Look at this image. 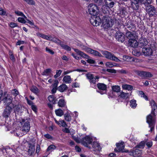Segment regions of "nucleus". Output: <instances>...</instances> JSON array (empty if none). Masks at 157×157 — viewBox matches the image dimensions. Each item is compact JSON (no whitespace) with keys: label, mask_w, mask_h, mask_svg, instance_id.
I'll list each match as a JSON object with an SVG mask.
<instances>
[{"label":"nucleus","mask_w":157,"mask_h":157,"mask_svg":"<svg viewBox=\"0 0 157 157\" xmlns=\"http://www.w3.org/2000/svg\"><path fill=\"white\" fill-rule=\"evenodd\" d=\"M15 13L18 16H21L24 17L25 19L27 18V17L25 15L21 12L18 11H16Z\"/></svg>","instance_id":"48"},{"label":"nucleus","mask_w":157,"mask_h":157,"mask_svg":"<svg viewBox=\"0 0 157 157\" xmlns=\"http://www.w3.org/2000/svg\"><path fill=\"white\" fill-rule=\"evenodd\" d=\"M136 102V100L134 99L130 101V106L132 108L134 109L136 108L137 106Z\"/></svg>","instance_id":"39"},{"label":"nucleus","mask_w":157,"mask_h":157,"mask_svg":"<svg viewBox=\"0 0 157 157\" xmlns=\"http://www.w3.org/2000/svg\"><path fill=\"white\" fill-rule=\"evenodd\" d=\"M72 137L74 140L78 143H81L84 146L86 147H88V144H90L92 141V139L89 136H87L83 140L81 139V138H78L76 136L72 135Z\"/></svg>","instance_id":"1"},{"label":"nucleus","mask_w":157,"mask_h":157,"mask_svg":"<svg viewBox=\"0 0 157 157\" xmlns=\"http://www.w3.org/2000/svg\"><path fill=\"white\" fill-rule=\"evenodd\" d=\"M48 101L52 104H55L56 101V98L53 95H50L48 97Z\"/></svg>","instance_id":"37"},{"label":"nucleus","mask_w":157,"mask_h":157,"mask_svg":"<svg viewBox=\"0 0 157 157\" xmlns=\"http://www.w3.org/2000/svg\"><path fill=\"white\" fill-rule=\"evenodd\" d=\"M151 2V0H132L131 1V7L134 10H138L139 8V4L146 6L147 4H150Z\"/></svg>","instance_id":"2"},{"label":"nucleus","mask_w":157,"mask_h":157,"mask_svg":"<svg viewBox=\"0 0 157 157\" xmlns=\"http://www.w3.org/2000/svg\"><path fill=\"white\" fill-rule=\"evenodd\" d=\"M12 111V108L10 106L6 107L3 113V116L6 119L10 118Z\"/></svg>","instance_id":"11"},{"label":"nucleus","mask_w":157,"mask_h":157,"mask_svg":"<svg viewBox=\"0 0 157 157\" xmlns=\"http://www.w3.org/2000/svg\"><path fill=\"white\" fill-rule=\"evenodd\" d=\"M126 36L128 39V41H130V42L131 40L136 38L134 33L130 31H128L126 33Z\"/></svg>","instance_id":"19"},{"label":"nucleus","mask_w":157,"mask_h":157,"mask_svg":"<svg viewBox=\"0 0 157 157\" xmlns=\"http://www.w3.org/2000/svg\"><path fill=\"white\" fill-rule=\"evenodd\" d=\"M98 78H99L98 77L96 76L95 77H94L93 78L90 80L89 81L91 84H94L98 81Z\"/></svg>","instance_id":"44"},{"label":"nucleus","mask_w":157,"mask_h":157,"mask_svg":"<svg viewBox=\"0 0 157 157\" xmlns=\"http://www.w3.org/2000/svg\"><path fill=\"white\" fill-rule=\"evenodd\" d=\"M20 124L22 126L21 129L22 132L25 133H27L29 131L30 124L28 121L22 119L21 121L20 122V124Z\"/></svg>","instance_id":"7"},{"label":"nucleus","mask_w":157,"mask_h":157,"mask_svg":"<svg viewBox=\"0 0 157 157\" xmlns=\"http://www.w3.org/2000/svg\"><path fill=\"white\" fill-rule=\"evenodd\" d=\"M19 94L18 90L16 89H13L11 91V94L14 97L16 96Z\"/></svg>","instance_id":"46"},{"label":"nucleus","mask_w":157,"mask_h":157,"mask_svg":"<svg viewBox=\"0 0 157 157\" xmlns=\"http://www.w3.org/2000/svg\"><path fill=\"white\" fill-rule=\"evenodd\" d=\"M63 82L66 83H70L71 82V76L69 75H66L63 78Z\"/></svg>","instance_id":"27"},{"label":"nucleus","mask_w":157,"mask_h":157,"mask_svg":"<svg viewBox=\"0 0 157 157\" xmlns=\"http://www.w3.org/2000/svg\"><path fill=\"white\" fill-rule=\"evenodd\" d=\"M156 10L155 7L152 5H149L147 7L146 12L150 17L153 16L155 14Z\"/></svg>","instance_id":"14"},{"label":"nucleus","mask_w":157,"mask_h":157,"mask_svg":"<svg viewBox=\"0 0 157 157\" xmlns=\"http://www.w3.org/2000/svg\"><path fill=\"white\" fill-rule=\"evenodd\" d=\"M94 2L98 5H101L103 2V0H93Z\"/></svg>","instance_id":"51"},{"label":"nucleus","mask_w":157,"mask_h":157,"mask_svg":"<svg viewBox=\"0 0 157 157\" xmlns=\"http://www.w3.org/2000/svg\"><path fill=\"white\" fill-rule=\"evenodd\" d=\"M14 112L15 113L17 112H18L20 111V108L19 107L18 105H16L14 107Z\"/></svg>","instance_id":"57"},{"label":"nucleus","mask_w":157,"mask_h":157,"mask_svg":"<svg viewBox=\"0 0 157 157\" xmlns=\"http://www.w3.org/2000/svg\"><path fill=\"white\" fill-rule=\"evenodd\" d=\"M97 86L98 89V90H97L98 92L101 94H103L106 93L107 86L105 84L99 83L97 84Z\"/></svg>","instance_id":"10"},{"label":"nucleus","mask_w":157,"mask_h":157,"mask_svg":"<svg viewBox=\"0 0 157 157\" xmlns=\"http://www.w3.org/2000/svg\"><path fill=\"white\" fill-rule=\"evenodd\" d=\"M71 55L76 59L79 60L80 59V57L73 53L71 54Z\"/></svg>","instance_id":"62"},{"label":"nucleus","mask_w":157,"mask_h":157,"mask_svg":"<svg viewBox=\"0 0 157 157\" xmlns=\"http://www.w3.org/2000/svg\"><path fill=\"white\" fill-rule=\"evenodd\" d=\"M101 52L103 55L106 58L116 62L119 61V60L116 57L111 53L106 51H101Z\"/></svg>","instance_id":"9"},{"label":"nucleus","mask_w":157,"mask_h":157,"mask_svg":"<svg viewBox=\"0 0 157 157\" xmlns=\"http://www.w3.org/2000/svg\"><path fill=\"white\" fill-rule=\"evenodd\" d=\"M123 89L127 90L128 91L131 90L133 89V87L131 85L128 84H123L122 85Z\"/></svg>","instance_id":"28"},{"label":"nucleus","mask_w":157,"mask_h":157,"mask_svg":"<svg viewBox=\"0 0 157 157\" xmlns=\"http://www.w3.org/2000/svg\"><path fill=\"white\" fill-rule=\"evenodd\" d=\"M88 10L91 16L97 15L99 11L98 6L95 4L93 3L90 4L88 6Z\"/></svg>","instance_id":"6"},{"label":"nucleus","mask_w":157,"mask_h":157,"mask_svg":"<svg viewBox=\"0 0 157 157\" xmlns=\"http://www.w3.org/2000/svg\"><path fill=\"white\" fill-rule=\"evenodd\" d=\"M3 100L6 107L10 106L12 108L13 107V104L12 103V97L7 96V97H5Z\"/></svg>","instance_id":"16"},{"label":"nucleus","mask_w":157,"mask_h":157,"mask_svg":"<svg viewBox=\"0 0 157 157\" xmlns=\"http://www.w3.org/2000/svg\"><path fill=\"white\" fill-rule=\"evenodd\" d=\"M87 59H88L87 61L88 63L91 64H94L95 63V61L94 60L91 59H89V58Z\"/></svg>","instance_id":"63"},{"label":"nucleus","mask_w":157,"mask_h":157,"mask_svg":"<svg viewBox=\"0 0 157 157\" xmlns=\"http://www.w3.org/2000/svg\"><path fill=\"white\" fill-rule=\"evenodd\" d=\"M9 26L12 28H14L17 26V23L11 22Z\"/></svg>","instance_id":"54"},{"label":"nucleus","mask_w":157,"mask_h":157,"mask_svg":"<svg viewBox=\"0 0 157 157\" xmlns=\"http://www.w3.org/2000/svg\"><path fill=\"white\" fill-rule=\"evenodd\" d=\"M51 71V70L50 69H46L43 72V75H48Z\"/></svg>","instance_id":"49"},{"label":"nucleus","mask_w":157,"mask_h":157,"mask_svg":"<svg viewBox=\"0 0 157 157\" xmlns=\"http://www.w3.org/2000/svg\"><path fill=\"white\" fill-rule=\"evenodd\" d=\"M37 36L43 38L50 40H51V36H48L47 35H45L43 34L40 33H38L37 34Z\"/></svg>","instance_id":"30"},{"label":"nucleus","mask_w":157,"mask_h":157,"mask_svg":"<svg viewBox=\"0 0 157 157\" xmlns=\"http://www.w3.org/2000/svg\"><path fill=\"white\" fill-rule=\"evenodd\" d=\"M115 36L116 39L119 42L122 43L125 40V35L119 31L116 33Z\"/></svg>","instance_id":"15"},{"label":"nucleus","mask_w":157,"mask_h":157,"mask_svg":"<svg viewBox=\"0 0 157 157\" xmlns=\"http://www.w3.org/2000/svg\"><path fill=\"white\" fill-rule=\"evenodd\" d=\"M88 53L90 54L96 56H102L101 54L98 51L92 49L91 48H90V50L89 49V51H88Z\"/></svg>","instance_id":"21"},{"label":"nucleus","mask_w":157,"mask_h":157,"mask_svg":"<svg viewBox=\"0 0 157 157\" xmlns=\"http://www.w3.org/2000/svg\"><path fill=\"white\" fill-rule=\"evenodd\" d=\"M112 0H104L105 3V6L109 9L113 7L115 3L113 2H111Z\"/></svg>","instance_id":"20"},{"label":"nucleus","mask_w":157,"mask_h":157,"mask_svg":"<svg viewBox=\"0 0 157 157\" xmlns=\"http://www.w3.org/2000/svg\"><path fill=\"white\" fill-rule=\"evenodd\" d=\"M129 96V94L128 93H125L123 92H121L120 93L119 95V96L123 99H127Z\"/></svg>","instance_id":"33"},{"label":"nucleus","mask_w":157,"mask_h":157,"mask_svg":"<svg viewBox=\"0 0 157 157\" xmlns=\"http://www.w3.org/2000/svg\"><path fill=\"white\" fill-rule=\"evenodd\" d=\"M155 111L151 110V113L147 117V122L149 124L150 130L152 131L154 128L155 117Z\"/></svg>","instance_id":"4"},{"label":"nucleus","mask_w":157,"mask_h":157,"mask_svg":"<svg viewBox=\"0 0 157 157\" xmlns=\"http://www.w3.org/2000/svg\"><path fill=\"white\" fill-rule=\"evenodd\" d=\"M141 153V151L137 148H135L133 150L129 152V154L135 157H138Z\"/></svg>","instance_id":"17"},{"label":"nucleus","mask_w":157,"mask_h":157,"mask_svg":"<svg viewBox=\"0 0 157 157\" xmlns=\"http://www.w3.org/2000/svg\"><path fill=\"white\" fill-rule=\"evenodd\" d=\"M56 146L53 145L49 146L47 148V150L48 151L52 152L56 148Z\"/></svg>","instance_id":"41"},{"label":"nucleus","mask_w":157,"mask_h":157,"mask_svg":"<svg viewBox=\"0 0 157 157\" xmlns=\"http://www.w3.org/2000/svg\"><path fill=\"white\" fill-rule=\"evenodd\" d=\"M62 72V71L61 70H60L58 71H56V74L54 76V78H56L59 77L60 75Z\"/></svg>","instance_id":"50"},{"label":"nucleus","mask_w":157,"mask_h":157,"mask_svg":"<svg viewBox=\"0 0 157 157\" xmlns=\"http://www.w3.org/2000/svg\"><path fill=\"white\" fill-rule=\"evenodd\" d=\"M54 120L56 123L60 127H65L67 126L66 122L63 120L60 119L58 121L55 118L54 119Z\"/></svg>","instance_id":"18"},{"label":"nucleus","mask_w":157,"mask_h":157,"mask_svg":"<svg viewBox=\"0 0 157 157\" xmlns=\"http://www.w3.org/2000/svg\"><path fill=\"white\" fill-rule=\"evenodd\" d=\"M102 26L105 29L111 27L114 24L113 20L108 16H104L101 20Z\"/></svg>","instance_id":"3"},{"label":"nucleus","mask_w":157,"mask_h":157,"mask_svg":"<svg viewBox=\"0 0 157 157\" xmlns=\"http://www.w3.org/2000/svg\"><path fill=\"white\" fill-rule=\"evenodd\" d=\"M129 44L132 47H136L138 43L137 41L136 40V38L131 40V42L130 41H128Z\"/></svg>","instance_id":"23"},{"label":"nucleus","mask_w":157,"mask_h":157,"mask_svg":"<svg viewBox=\"0 0 157 157\" xmlns=\"http://www.w3.org/2000/svg\"><path fill=\"white\" fill-rule=\"evenodd\" d=\"M44 136L48 139H52L53 138L50 134H46L44 135Z\"/></svg>","instance_id":"61"},{"label":"nucleus","mask_w":157,"mask_h":157,"mask_svg":"<svg viewBox=\"0 0 157 157\" xmlns=\"http://www.w3.org/2000/svg\"><path fill=\"white\" fill-rule=\"evenodd\" d=\"M59 83L58 81L57 80L54 81V83L52 84L53 87L57 88L58 85Z\"/></svg>","instance_id":"56"},{"label":"nucleus","mask_w":157,"mask_h":157,"mask_svg":"<svg viewBox=\"0 0 157 157\" xmlns=\"http://www.w3.org/2000/svg\"><path fill=\"white\" fill-rule=\"evenodd\" d=\"M105 66L109 67H112L115 66H118L119 65L115 63H113L111 62H107L106 63Z\"/></svg>","instance_id":"36"},{"label":"nucleus","mask_w":157,"mask_h":157,"mask_svg":"<svg viewBox=\"0 0 157 157\" xmlns=\"http://www.w3.org/2000/svg\"><path fill=\"white\" fill-rule=\"evenodd\" d=\"M141 75H143L146 77H151L152 76V74L150 72L142 71L141 72L140 74Z\"/></svg>","instance_id":"38"},{"label":"nucleus","mask_w":157,"mask_h":157,"mask_svg":"<svg viewBox=\"0 0 157 157\" xmlns=\"http://www.w3.org/2000/svg\"><path fill=\"white\" fill-rule=\"evenodd\" d=\"M90 138H92V140L91 142H90V144H88V147H87L89 148H91V147L89 146L91 145L93 149V152L95 154H98L101 150V148L100 146V144L97 141H94L92 142L93 140V138L90 137Z\"/></svg>","instance_id":"5"},{"label":"nucleus","mask_w":157,"mask_h":157,"mask_svg":"<svg viewBox=\"0 0 157 157\" xmlns=\"http://www.w3.org/2000/svg\"><path fill=\"white\" fill-rule=\"evenodd\" d=\"M77 46H79L82 50H84L87 53H88L89 49L90 48H88L87 47L84 46L80 42L78 43L77 44Z\"/></svg>","instance_id":"25"},{"label":"nucleus","mask_w":157,"mask_h":157,"mask_svg":"<svg viewBox=\"0 0 157 157\" xmlns=\"http://www.w3.org/2000/svg\"><path fill=\"white\" fill-rule=\"evenodd\" d=\"M67 85L63 84L58 87V90L61 92H63L67 90Z\"/></svg>","instance_id":"31"},{"label":"nucleus","mask_w":157,"mask_h":157,"mask_svg":"<svg viewBox=\"0 0 157 157\" xmlns=\"http://www.w3.org/2000/svg\"><path fill=\"white\" fill-rule=\"evenodd\" d=\"M86 77L90 80L94 77L93 75L90 74H88L86 75Z\"/></svg>","instance_id":"55"},{"label":"nucleus","mask_w":157,"mask_h":157,"mask_svg":"<svg viewBox=\"0 0 157 157\" xmlns=\"http://www.w3.org/2000/svg\"><path fill=\"white\" fill-rule=\"evenodd\" d=\"M28 151L29 154L31 155L33 153L35 150V145L33 144H29Z\"/></svg>","instance_id":"24"},{"label":"nucleus","mask_w":157,"mask_h":157,"mask_svg":"<svg viewBox=\"0 0 157 157\" xmlns=\"http://www.w3.org/2000/svg\"><path fill=\"white\" fill-rule=\"evenodd\" d=\"M9 55L10 56V58L11 59L12 61H14V58L13 56V55L12 53L11 52H10L9 53Z\"/></svg>","instance_id":"64"},{"label":"nucleus","mask_w":157,"mask_h":157,"mask_svg":"<svg viewBox=\"0 0 157 157\" xmlns=\"http://www.w3.org/2000/svg\"><path fill=\"white\" fill-rule=\"evenodd\" d=\"M30 90L33 93L37 94L38 92V89L35 86H32L30 89Z\"/></svg>","instance_id":"45"},{"label":"nucleus","mask_w":157,"mask_h":157,"mask_svg":"<svg viewBox=\"0 0 157 157\" xmlns=\"http://www.w3.org/2000/svg\"><path fill=\"white\" fill-rule=\"evenodd\" d=\"M142 52L144 55L146 56H152L153 51L151 47L146 46L142 48Z\"/></svg>","instance_id":"13"},{"label":"nucleus","mask_w":157,"mask_h":157,"mask_svg":"<svg viewBox=\"0 0 157 157\" xmlns=\"http://www.w3.org/2000/svg\"><path fill=\"white\" fill-rule=\"evenodd\" d=\"M61 46L63 49L67 51H70L71 49V48L70 47L65 44H61Z\"/></svg>","instance_id":"43"},{"label":"nucleus","mask_w":157,"mask_h":157,"mask_svg":"<svg viewBox=\"0 0 157 157\" xmlns=\"http://www.w3.org/2000/svg\"><path fill=\"white\" fill-rule=\"evenodd\" d=\"M112 90L113 92L118 93L120 91V87L117 85L113 86H111Z\"/></svg>","instance_id":"32"},{"label":"nucleus","mask_w":157,"mask_h":157,"mask_svg":"<svg viewBox=\"0 0 157 157\" xmlns=\"http://www.w3.org/2000/svg\"><path fill=\"white\" fill-rule=\"evenodd\" d=\"M116 147L114 149V151L116 152H127L128 151H125L124 150V143L123 142H121L120 143H116Z\"/></svg>","instance_id":"12"},{"label":"nucleus","mask_w":157,"mask_h":157,"mask_svg":"<svg viewBox=\"0 0 157 157\" xmlns=\"http://www.w3.org/2000/svg\"><path fill=\"white\" fill-rule=\"evenodd\" d=\"M139 95L141 96V97H143L146 100H148V98L147 96H146L143 92L141 91H138Z\"/></svg>","instance_id":"42"},{"label":"nucleus","mask_w":157,"mask_h":157,"mask_svg":"<svg viewBox=\"0 0 157 157\" xmlns=\"http://www.w3.org/2000/svg\"><path fill=\"white\" fill-rule=\"evenodd\" d=\"M58 105L60 107H65L66 109H67V107L66 106V102L63 99H60L59 100L58 102Z\"/></svg>","instance_id":"26"},{"label":"nucleus","mask_w":157,"mask_h":157,"mask_svg":"<svg viewBox=\"0 0 157 157\" xmlns=\"http://www.w3.org/2000/svg\"><path fill=\"white\" fill-rule=\"evenodd\" d=\"M46 52H48V53H50L51 54H54V52H53L52 50L49 49L48 48L46 47Z\"/></svg>","instance_id":"60"},{"label":"nucleus","mask_w":157,"mask_h":157,"mask_svg":"<svg viewBox=\"0 0 157 157\" xmlns=\"http://www.w3.org/2000/svg\"><path fill=\"white\" fill-rule=\"evenodd\" d=\"M6 13V11L2 8H0V14L2 15H4Z\"/></svg>","instance_id":"59"},{"label":"nucleus","mask_w":157,"mask_h":157,"mask_svg":"<svg viewBox=\"0 0 157 157\" xmlns=\"http://www.w3.org/2000/svg\"><path fill=\"white\" fill-rule=\"evenodd\" d=\"M145 143L144 141L141 142L138 145L136 146L137 148H143L145 146Z\"/></svg>","instance_id":"47"},{"label":"nucleus","mask_w":157,"mask_h":157,"mask_svg":"<svg viewBox=\"0 0 157 157\" xmlns=\"http://www.w3.org/2000/svg\"><path fill=\"white\" fill-rule=\"evenodd\" d=\"M70 114H72L71 113H69L68 112L67 113H65L64 115V119L67 121L70 122L72 120V117Z\"/></svg>","instance_id":"29"},{"label":"nucleus","mask_w":157,"mask_h":157,"mask_svg":"<svg viewBox=\"0 0 157 157\" xmlns=\"http://www.w3.org/2000/svg\"><path fill=\"white\" fill-rule=\"evenodd\" d=\"M133 55L136 56H139L140 54L141 53L140 52L136 50H134L132 52Z\"/></svg>","instance_id":"53"},{"label":"nucleus","mask_w":157,"mask_h":157,"mask_svg":"<svg viewBox=\"0 0 157 157\" xmlns=\"http://www.w3.org/2000/svg\"><path fill=\"white\" fill-rule=\"evenodd\" d=\"M150 104L152 108L151 110H153L155 111L157 109V106L155 101L153 100H151L150 102Z\"/></svg>","instance_id":"40"},{"label":"nucleus","mask_w":157,"mask_h":157,"mask_svg":"<svg viewBox=\"0 0 157 157\" xmlns=\"http://www.w3.org/2000/svg\"><path fill=\"white\" fill-rule=\"evenodd\" d=\"M148 42V41L146 38H142L141 40H140L139 44L141 46H144L147 45Z\"/></svg>","instance_id":"34"},{"label":"nucleus","mask_w":157,"mask_h":157,"mask_svg":"<svg viewBox=\"0 0 157 157\" xmlns=\"http://www.w3.org/2000/svg\"><path fill=\"white\" fill-rule=\"evenodd\" d=\"M101 20L99 16L97 15L91 16L90 21L91 24L94 26H97L101 24Z\"/></svg>","instance_id":"8"},{"label":"nucleus","mask_w":157,"mask_h":157,"mask_svg":"<svg viewBox=\"0 0 157 157\" xmlns=\"http://www.w3.org/2000/svg\"><path fill=\"white\" fill-rule=\"evenodd\" d=\"M25 20H26V22L28 23H29V24H30L31 26H33L34 25V23L33 22V21H29V20H28L27 18L26 19H25Z\"/></svg>","instance_id":"58"},{"label":"nucleus","mask_w":157,"mask_h":157,"mask_svg":"<svg viewBox=\"0 0 157 157\" xmlns=\"http://www.w3.org/2000/svg\"><path fill=\"white\" fill-rule=\"evenodd\" d=\"M74 51L81 56L86 59H88L89 58V56L86 54L84 53L83 52L79 51L78 49L73 48Z\"/></svg>","instance_id":"22"},{"label":"nucleus","mask_w":157,"mask_h":157,"mask_svg":"<svg viewBox=\"0 0 157 157\" xmlns=\"http://www.w3.org/2000/svg\"><path fill=\"white\" fill-rule=\"evenodd\" d=\"M18 21L19 22L23 23H25L26 22V20H25L22 17H18Z\"/></svg>","instance_id":"52"},{"label":"nucleus","mask_w":157,"mask_h":157,"mask_svg":"<svg viewBox=\"0 0 157 157\" xmlns=\"http://www.w3.org/2000/svg\"><path fill=\"white\" fill-rule=\"evenodd\" d=\"M55 112L56 115L59 117L62 116L64 114L63 111L60 109L56 110Z\"/></svg>","instance_id":"35"}]
</instances>
